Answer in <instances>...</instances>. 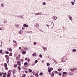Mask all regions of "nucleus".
<instances>
[{
  "label": "nucleus",
  "mask_w": 77,
  "mask_h": 77,
  "mask_svg": "<svg viewBox=\"0 0 77 77\" xmlns=\"http://www.w3.org/2000/svg\"><path fill=\"white\" fill-rule=\"evenodd\" d=\"M9 56H12V53L11 52L9 54Z\"/></svg>",
  "instance_id": "412c9836"
},
{
  "label": "nucleus",
  "mask_w": 77,
  "mask_h": 77,
  "mask_svg": "<svg viewBox=\"0 0 77 77\" xmlns=\"http://www.w3.org/2000/svg\"><path fill=\"white\" fill-rule=\"evenodd\" d=\"M21 57V55H19L18 56V58H20Z\"/></svg>",
  "instance_id": "3c124183"
},
{
  "label": "nucleus",
  "mask_w": 77,
  "mask_h": 77,
  "mask_svg": "<svg viewBox=\"0 0 77 77\" xmlns=\"http://www.w3.org/2000/svg\"><path fill=\"white\" fill-rule=\"evenodd\" d=\"M24 49L25 50H27L28 49V48H25Z\"/></svg>",
  "instance_id": "e433bc0d"
},
{
  "label": "nucleus",
  "mask_w": 77,
  "mask_h": 77,
  "mask_svg": "<svg viewBox=\"0 0 77 77\" xmlns=\"http://www.w3.org/2000/svg\"><path fill=\"white\" fill-rule=\"evenodd\" d=\"M42 48H43V49L45 50H46V49H47V48H46V47H43Z\"/></svg>",
  "instance_id": "c85d7f7f"
},
{
  "label": "nucleus",
  "mask_w": 77,
  "mask_h": 77,
  "mask_svg": "<svg viewBox=\"0 0 77 77\" xmlns=\"http://www.w3.org/2000/svg\"><path fill=\"white\" fill-rule=\"evenodd\" d=\"M48 72H51V69H49V70H48Z\"/></svg>",
  "instance_id": "f704fd0d"
},
{
  "label": "nucleus",
  "mask_w": 77,
  "mask_h": 77,
  "mask_svg": "<svg viewBox=\"0 0 77 77\" xmlns=\"http://www.w3.org/2000/svg\"><path fill=\"white\" fill-rule=\"evenodd\" d=\"M62 76L63 77H65V75L63 74L62 75Z\"/></svg>",
  "instance_id": "49530a36"
},
{
  "label": "nucleus",
  "mask_w": 77,
  "mask_h": 77,
  "mask_svg": "<svg viewBox=\"0 0 77 77\" xmlns=\"http://www.w3.org/2000/svg\"><path fill=\"white\" fill-rule=\"evenodd\" d=\"M36 42H35L34 43V45H36Z\"/></svg>",
  "instance_id": "6e6d98bb"
},
{
  "label": "nucleus",
  "mask_w": 77,
  "mask_h": 77,
  "mask_svg": "<svg viewBox=\"0 0 77 77\" xmlns=\"http://www.w3.org/2000/svg\"><path fill=\"white\" fill-rule=\"evenodd\" d=\"M42 14V13H41V12L37 13L34 14L36 15H41Z\"/></svg>",
  "instance_id": "39448f33"
},
{
  "label": "nucleus",
  "mask_w": 77,
  "mask_h": 77,
  "mask_svg": "<svg viewBox=\"0 0 77 77\" xmlns=\"http://www.w3.org/2000/svg\"><path fill=\"white\" fill-rule=\"evenodd\" d=\"M4 65L5 66V69H8V66H7V64L6 63H5Z\"/></svg>",
  "instance_id": "423d86ee"
},
{
  "label": "nucleus",
  "mask_w": 77,
  "mask_h": 77,
  "mask_svg": "<svg viewBox=\"0 0 77 77\" xmlns=\"http://www.w3.org/2000/svg\"><path fill=\"white\" fill-rule=\"evenodd\" d=\"M7 63H9V61L7 60Z\"/></svg>",
  "instance_id": "69168bd1"
},
{
  "label": "nucleus",
  "mask_w": 77,
  "mask_h": 77,
  "mask_svg": "<svg viewBox=\"0 0 77 77\" xmlns=\"http://www.w3.org/2000/svg\"><path fill=\"white\" fill-rule=\"evenodd\" d=\"M3 77H6V75H3Z\"/></svg>",
  "instance_id": "338daca9"
},
{
  "label": "nucleus",
  "mask_w": 77,
  "mask_h": 77,
  "mask_svg": "<svg viewBox=\"0 0 77 77\" xmlns=\"http://www.w3.org/2000/svg\"><path fill=\"white\" fill-rule=\"evenodd\" d=\"M73 74L72 73H71V72H70L69 73V75H72Z\"/></svg>",
  "instance_id": "de8ad7c7"
},
{
  "label": "nucleus",
  "mask_w": 77,
  "mask_h": 77,
  "mask_svg": "<svg viewBox=\"0 0 77 77\" xmlns=\"http://www.w3.org/2000/svg\"><path fill=\"white\" fill-rule=\"evenodd\" d=\"M13 42H14V43H16L17 42V41L14 40H13Z\"/></svg>",
  "instance_id": "c9c22d12"
},
{
  "label": "nucleus",
  "mask_w": 77,
  "mask_h": 77,
  "mask_svg": "<svg viewBox=\"0 0 77 77\" xmlns=\"http://www.w3.org/2000/svg\"><path fill=\"white\" fill-rule=\"evenodd\" d=\"M2 52H3V50H0V53H2Z\"/></svg>",
  "instance_id": "79ce46f5"
},
{
  "label": "nucleus",
  "mask_w": 77,
  "mask_h": 77,
  "mask_svg": "<svg viewBox=\"0 0 77 77\" xmlns=\"http://www.w3.org/2000/svg\"><path fill=\"white\" fill-rule=\"evenodd\" d=\"M22 29L23 30H25V28H24V27H22Z\"/></svg>",
  "instance_id": "09e8293b"
},
{
  "label": "nucleus",
  "mask_w": 77,
  "mask_h": 77,
  "mask_svg": "<svg viewBox=\"0 0 77 77\" xmlns=\"http://www.w3.org/2000/svg\"><path fill=\"white\" fill-rule=\"evenodd\" d=\"M10 76H11V74L10 73H9L7 75V77H10Z\"/></svg>",
  "instance_id": "f3484780"
},
{
  "label": "nucleus",
  "mask_w": 77,
  "mask_h": 77,
  "mask_svg": "<svg viewBox=\"0 0 77 77\" xmlns=\"http://www.w3.org/2000/svg\"><path fill=\"white\" fill-rule=\"evenodd\" d=\"M4 5H5V4L4 3H2L1 4V5L2 7H4Z\"/></svg>",
  "instance_id": "aec40b11"
},
{
  "label": "nucleus",
  "mask_w": 77,
  "mask_h": 77,
  "mask_svg": "<svg viewBox=\"0 0 77 77\" xmlns=\"http://www.w3.org/2000/svg\"><path fill=\"white\" fill-rule=\"evenodd\" d=\"M55 73H56V74H58V73H59V72H58L57 71H55Z\"/></svg>",
  "instance_id": "c03bdc74"
},
{
  "label": "nucleus",
  "mask_w": 77,
  "mask_h": 77,
  "mask_svg": "<svg viewBox=\"0 0 77 77\" xmlns=\"http://www.w3.org/2000/svg\"><path fill=\"white\" fill-rule=\"evenodd\" d=\"M25 72L27 74V73H28V71H27V70H26L25 71Z\"/></svg>",
  "instance_id": "5fc2aeb1"
},
{
  "label": "nucleus",
  "mask_w": 77,
  "mask_h": 77,
  "mask_svg": "<svg viewBox=\"0 0 77 77\" xmlns=\"http://www.w3.org/2000/svg\"><path fill=\"white\" fill-rule=\"evenodd\" d=\"M15 26L16 27H18L19 25L18 24H15Z\"/></svg>",
  "instance_id": "393cba45"
},
{
  "label": "nucleus",
  "mask_w": 77,
  "mask_h": 77,
  "mask_svg": "<svg viewBox=\"0 0 77 77\" xmlns=\"http://www.w3.org/2000/svg\"><path fill=\"white\" fill-rule=\"evenodd\" d=\"M28 33H32V31H29L28 32Z\"/></svg>",
  "instance_id": "603ef678"
},
{
  "label": "nucleus",
  "mask_w": 77,
  "mask_h": 77,
  "mask_svg": "<svg viewBox=\"0 0 77 77\" xmlns=\"http://www.w3.org/2000/svg\"><path fill=\"white\" fill-rule=\"evenodd\" d=\"M53 61H54V62H56V63H57V62L56 61V60H55V59H53Z\"/></svg>",
  "instance_id": "2f4dec72"
},
{
  "label": "nucleus",
  "mask_w": 77,
  "mask_h": 77,
  "mask_svg": "<svg viewBox=\"0 0 77 77\" xmlns=\"http://www.w3.org/2000/svg\"><path fill=\"white\" fill-rule=\"evenodd\" d=\"M71 3L72 5H74V4H75V3L73 1H71Z\"/></svg>",
  "instance_id": "4468645a"
},
{
  "label": "nucleus",
  "mask_w": 77,
  "mask_h": 77,
  "mask_svg": "<svg viewBox=\"0 0 77 77\" xmlns=\"http://www.w3.org/2000/svg\"><path fill=\"white\" fill-rule=\"evenodd\" d=\"M39 57L40 58H42V55L41 54H40Z\"/></svg>",
  "instance_id": "cd10ccee"
},
{
  "label": "nucleus",
  "mask_w": 77,
  "mask_h": 77,
  "mask_svg": "<svg viewBox=\"0 0 77 77\" xmlns=\"http://www.w3.org/2000/svg\"><path fill=\"white\" fill-rule=\"evenodd\" d=\"M68 17L69 20H70V21H72V17H71V15L69 14L68 15Z\"/></svg>",
  "instance_id": "f03ea898"
},
{
  "label": "nucleus",
  "mask_w": 77,
  "mask_h": 77,
  "mask_svg": "<svg viewBox=\"0 0 77 77\" xmlns=\"http://www.w3.org/2000/svg\"><path fill=\"white\" fill-rule=\"evenodd\" d=\"M57 18V17L55 16H54L53 17V19L54 20H56Z\"/></svg>",
  "instance_id": "9d476101"
},
{
  "label": "nucleus",
  "mask_w": 77,
  "mask_h": 77,
  "mask_svg": "<svg viewBox=\"0 0 77 77\" xmlns=\"http://www.w3.org/2000/svg\"><path fill=\"white\" fill-rule=\"evenodd\" d=\"M24 65H27V63L25 62L24 63Z\"/></svg>",
  "instance_id": "a19ab883"
},
{
  "label": "nucleus",
  "mask_w": 77,
  "mask_h": 77,
  "mask_svg": "<svg viewBox=\"0 0 77 77\" xmlns=\"http://www.w3.org/2000/svg\"><path fill=\"white\" fill-rule=\"evenodd\" d=\"M5 57L7 59V60H8L9 61V57L8 55H6L5 56Z\"/></svg>",
  "instance_id": "20e7f679"
},
{
  "label": "nucleus",
  "mask_w": 77,
  "mask_h": 77,
  "mask_svg": "<svg viewBox=\"0 0 77 77\" xmlns=\"http://www.w3.org/2000/svg\"><path fill=\"white\" fill-rule=\"evenodd\" d=\"M4 75H6V72H5V73H4Z\"/></svg>",
  "instance_id": "e2e57ef3"
},
{
  "label": "nucleus",
  "mask_w": 77,
  "mask_h": 77,
  "mask_svg": "<svg viewBox=\"0 0 77 77\" xmlns=\"http://www.w3.org/2000/svg\"><path fill=\"white\" fill-rule=\"evenodd\" d=\"M46 26H48V27H49V26H48V25H47V24H46Z\"/></svg>",
  "instance_id": "774afa93"
},
{
  "label": "nucleus",
  "mask_w": 77,
  "mask_h": 77,
  "mask_svg": "<svg viewBox=\"0 0 77 77\" xmlns=\"http://www.w3.org/2000/svg\"><path fill=\"white\" fill-rule=\"evenodd\" d=\"M36 55H37V54H36V53H33L32 54L33 56H36Z\"/></svg>",
  "instance_id": "f8f14e48"
},
{
  "label": "nucleus",
  "mask_w": 77,
  "mask_h": 77,
  "mask_svg": "<svg viewBox=\"0 0 77 77\" xmlns=\"http://www.w3.org/2000/svg\"><path fill=\"white\" fill-rule=\"evenodd\" d=\"M42 5H46V2H44L43 3Z\"/></svg>",
  "instance_id": "473e14b6"
},
{
  "label": "nucleus",
  "mask_w": 77,
  "mask_h": 77,
  "mask_svg": "<svg viewBox=\"0 0 77 77\" xmlns=\"http://www.w3.org/2000/svg\"><path fill=\"white\" fill-rule=\"evenodd\" d=\"M35 27H39V24L38 23H36L35 24Z\"/></svg>",
  "instance_id": "2eb2a0df"
},
{
  "label": "nucleus",
  "mask_w": 77,
  "mask_h": 77,
  "mask_svg": "<svg viewBox=\"0 0 77 77\" xmlns=\"http://www.w3.org/2000/svg\"><path fill=\"white\" fill-rule=\"evenodd\" d=\"M5 53H6V54H9V52L8 51L6 52Z\"/></svg>",
  "instance_id": "4d7b16f0"
},
{
  "label": "nucleus",
  "mask_w": 77,
  "mask_h": 77,
  "mask_svg": "<svg viewBox=\"0 0 77 77\" xmlns=\"http://www.w3.org/2000/svg\"><path fill=\"white\" fill-rule=\"evenodd\" d=\"M68 57L66 56L61 58V62H65L68 60Z\"/></svg>",
  "instance_id": "f257e3e1"
},
{
  "label": "nucleus",
  "mask_w": 77,
  "mask_h": 77,
  "mask_svg": "<svg viewBox=\"0 0 77 77\" xmlns=\"http://www.w3.org/2000/svg\"><path fill=\"white\" fill-rule=\"evenodd\" d=\"M25 60H26V61H27V58H25Z\"/></svg>",
  "instance_id": "13d9d810"
},
{
  "label": "nucleus",
  "mask_w": 77,
  "mask_h": 77,
  "mask_svg": "<svg viewBox=\"0 0 77 77\" xmlns=\"http://www.w3.org/2000/svg\"><path fill=\"white\" fill-rule=\"evenodd\" d=\"M9 50L10 51H12V48H10L9 49Z\"/></svg>",
  "instance_id": "4c0bfd02"
},
{
  "label": "nucleus",
  "mask_w": 77,
  "mask_h": 77,
  "mask_svg": "<svg viewBox=\"0 0 77 77\" xmlns=\"http://www.w3.org/2000/svg\"><path fill=\"white\" fill-rule=\"evenodd\" d=\"M27 61H28V62H30V60H28Z\"/></svg>",
  "instance_id": "680f3d73"
},
{
  "label": "nucleus",
  "mask_w": 77,
  "mask_h": 77,
  "mask_svg": "<svg viewBox=\"0 0 77 77\" xmlns=\"http://www.w3.org/2000/svg\"><path fill=\"white\" fill-rule=\"evenodd\" d=\"M17 66V64H16L14 65V68H16Z\"/></svg>",
  "instance_id": "c756f323"
},
{
  "label": "nucleus",
  "mask_w": 77,
  "mask_h": 77,
  "mask_svg": "<svg viewBox=\"0 0 77 77\" xmlns=\"http://www.w3.org/2000/svg\"><path fill=\"white\" fill-rule=\"evenodd\" d=\"M0 77H2V74L1 72L0 73Z\"/></svg>",
  "instance_id": "a18cd8bd"
},
{
  "label": "nucleus",
  "mask_w": 77,
  "mask_h": 77,
  "mask_svg": "<svg viewBox=\"0 0 77 77\" xmlns=\"http://www.w3.org/2000/svg\"><path fill=\"white\" fill-rule=\"evenodd\" d=\"M17 17H18V18H21V19H23V18H24V16L23 15H22V16H17Z\"/></svg>",
  "instance_id": "7ed1b4c3"
},
{
  "label": "nucleus",
  "mask_w": 77,
  "mask_h": 77,
  "mask_svg": "<svg viewBox=\"0 0 77 77\" xmlns=\"http://www.w3.org/2000/svg\"><path fill=\"white\" fill-rule=\"evenodd\" d=\"M35 64H36V63H38V60H35Z\"/></svg>",
  "instance_id": "7c9ffc66"
},
{
  "label": "nucleus",
  "mask_w": 77,
  "mask_h": 77,
  "mask_svg": "<svg viewBox=\"0 0 77 77\" xmlns=\"http://www.w3.org/2000/svg\"><path fill=\"white\" fill-rule=\"evenodd\" d=\"M23 26L24 27H25L27 28L28 27H29V26L28 25H27L26 24H24L23 25Z\"/></svg>",
  "instance_id": "1a4fd4ad"
},
{
  "label": "nucleus",
  "mask_w": 77,
  "mask_h": 77,
  "mask_svg": "<svg viewBox=\"0 0 77 77\" xmlns=\"http://www.w3.org/2000/svg\"><path fill=\"white\" fill-rule=\"evenodd\" d=\"M26 77V74H24L23 76H22V77Z\"/></svg>",
  "instance_id": "37998d69"
},
{
  "label": "nucleus",
  "mask_w": 77,
  "mask_h": 77,
  "mask_svg": "<svg viewBox=\"0 0 77 77\" xmlns=\"http://www.w3.org/2000/svg\"><path fill=\"white\" fill-rule=\"evenodd\" d=\"M21 47H20L19 48V49H21Z\"/></svg>",
  "instance_id": "052dcab7"
},
{
  "label": "nucleus",
  "mask_w": 77,
  "mask_h": 77,
  "mask_svg": "<svg viewBox=\"0 0 77 77\" xmlns=\"http://www.w3.org/2000/svg\"><path fill=\"white\" fill-rule=\"evenodd\" d=\"M75 68H74V69H71V71H74L75 70Z\"/></svg>",
  "instance_id": "6ab92c4d"
},
{
  "label": "nucleus",
  "mask_w": 77,
  "mask_h": 77,
  "mask_svg": "<svg viewBox=\"0 0 77 77\" xmlns=\"http://www.w3.org/2000/svg\"><path fill=\"white\" fill-rule=\"evenodd\" d=\"M3 23H4V24H6V23H8V21L6 20H5L3 21Z\"/></svg>",
  "instance_id": "ddd939ff"
},
{
  "label": "nucleus",
  "mask_w": 77,
  "mask_h": 77,
  "mask_svg": "<svg viewBox=\"0 0 77 77\" xmlns=\"http://www.w3.org/2000/svg\"><path fill=\"white\" fill-rule=\"evenodd\" d=\"M23 31L22 30H21L19 32V34L21 35L22 34H23Z\"/></svg>",
  "instance_id": "6e6552de"
},
{
  "label": "nucleus",
  "mask_w": 77,
  "mask_h": 77,
  "mask_svg": "<svg viewBox=\"0 0 77 77\" xmlns=\"http://www.w3.org/2000/svg\"><path fill=\"white\" fill-rule=\"evenodd\" d=\"M51 76H52V77H53V76H54V74L52 73L51 75Z\"/></svg>",
  "instance_id": "bb28decb"
},
{
  "label": "nucleus",
  "mask_w": 77,
  "mask_h": 77,
  "mask_svg": "<svg viewBox=\"0 0 77 77\" xmlns=\"http://www.w3.org/2000/svg\"><path fill=\"white\" fill-rule=\"evenodd\" d=\"M35 75V77H39V75H38V74H36Z\"/></svg>",
  "instance_id": "4be33fe9"
},
{
  "label": "nucleus",
  "mask_w": 77,
  "mask_h": 77,
  "mask_svg": "<svg viewBox=\"0 0 77 77\" xmlns=\"http://www.w3.org/2000/svg\"><path fill=\"white\" fill-rule=\"evenodd\" d=\"M58 71H62V69L59 68L58 69Z\"/></svg>",
  "instance_id": "5701e85b"
},
{
  "label": "nucleus",
  "mask_w": 77,
  "mask_h": 77,
  "mask_svg": "<svg viewBox=\"0 0 77 77\" xmlns=\"http://www.w3.org/2000/svg\"><path fill=\"white\" fill-rule=\"evenodd\" d=\"M50 69V67H48V70H49V69Z\"/></svg>",
  "instance_id": "bf43d9fd"
},
{
  "label": "nucleus",
  "mask_w": 77,
  "mask_h": 77,
  "mask_svg": "<svg viewBox=\"0 0 77 77\" xmlns=\"http://www.w3.org/2000/svg\"><path fill=\"white\" fill-rule=\"evenodd\" d=\"M15 71L14 70L13 71V74H14V73H15Z\"/></svg>",
  "instance_id": "864d4df0"
},
{
  "label": "nucleus",
  "mask_w": 77,
  "mask_h": 77,
  "mask_svg": "<svg viewBox=\"0 0 77 77\" xmlns=\"http://www.w3.org/2000/svg\"><path fill=\"white\" fill-rule=\"evenodd\" d=\"M43 75V73L42 72H41L40 73V75Z\"/></svg>",
  "instance_id": "58836bf2"
},
{
  "label": "nucleus",
  "mask_w": 77,
  "mask_h": 77,
  "mask_svg": "<svg viewBox=\"0 0 77 77\" xmlns=\"http://www.w3.org/2000/svg\"><path fill=\"white\" fill-rule=\"evenodd\" d=\"M29 71L30 72H32V70L30 69H29Z\"/></svg>",
  "instance_id": "ea45409f"
},
{
  "label": "nucleus",
  "mask_w": 77,
  "mask_h": 77,
  "mask_svg": "<svg viewBox=\"0 0 77 77\" xmlns=\"http://www.w3.org/2000/svg\"><path fill=\"white\" fill-rule=\"evenodd\" d=\"M72 51L74 53H75L77 51V50L75 49H73Z\"/></svg>",
  "instance_id": "9b49d317"
},
{
  "label": "nucleus",
  "mask_w": 77,
  "mask_h": 77,
  "mask_svg": "<svg viewBox=\"0 0 77 77\" xmlns=\"http://www.w3.org/2000/svg\"><path fill=\"white\" fill-rule=\"evenodd\" d=\"M47 66H50V64L49 63H47Z\"/></svg>",
  "instance_id": "b1692460"
},
{
  "label": "nucleus",
  "mask_w": 77,
  "mask_h": 77,
  "mask_svg": "<svg viewBox=\"0 0 77 77\" xmlns=\"http://www.w3.org/2000/svg\"><path fill=\"white\" fill-rule=\"evenodd\" d=\"M50 69H51V71L52 70H53V68H52V67H51L50 68Z\"/></svg>",
  "instance_id": "8fccbe9b"
},
{
  "label": "nucleus",
  "mask_w": 77,
  "mask_h": 77,
  "mask_svg": "<svg viewBox=\"0 0 77 77\" xmlns=\"http://www.w3.org/2000/svg\"><path fill=\"white\" fill-rule=\"evenodd\" d=\"M17 65H18L19 66H21V63H20L19 61H17Z\"/></svg>",
  "instance_id": "0eeeda50"
},
{
  "label": "nucleus",
  "mask_w": 77,
  "mask_h": 77,
  "mask_svg": "<svg viewBox=\"0 0 77 77\" xmlns=\"http://www.w3.org/2000/svg\"><path fill=\"white\" fill-rule=\"evenodd\" d=\"M18 70H19L20 71H21V67H20V66H18Z\"/></svg>",
  "instance_id": "dca6fc26"
},
{
  "label": "nucleus",
  "mask_w": 77,
  "mask_h": 77,
  "mask_svg": "<svg viewBox=\"0 0 77 77\" xmlns=\"http://www.w3.org/2000/svg\"><path fill=\"white\" fill-rule=\"evenodd\" d=\"M55 63H56V64H58V63H57H57L55 62Z\"/></svg>",
  "instance_id": "0e129e2a"
},
{
  "label": "nucleus",
  "mask_w": 77,
  "mask_h": 77,
  "mask_svg": "<svg viewBox=\"0 0 77 77\" xmlns=\"http://www.w3.org/2000/svg\"><path fill=\"white\" fill-rule=\"evenodd\" d=\"M26 52H24V51H23L22 52V54H23L24 55V54H26Z\"/></svg>",
  "instance_id": "a211bd4d"
},
{
  "label": "nucleus",
  "mask_w": 77,
  "mask_h": 77,
  "mask_svg": "<svg viewBox=\"0 0 77 77\" xmlns=\"http://www.w3.org/2000/svg\"><path fill=\"white\" fill-rule=\"evenodd\" d=\"M63 74H66L67 73L66 72H63Z\"/></svg>",
  "instance_id": "a878e982"
},
{
  "label": "nucleus",
  "mask_w": 77,
  "mask_h": 77,
  "mask_svg": "<svg viewBox=\"0 0 77 77\" xmlns=\"http://www.w3.org/2000/svg\"><path fill=\"white\" fill-rule=\"evenodd\" d=\"M58 74L60 77H61V76H62V74H61V73H59Z\"/></svg>",
  "instance_id": "72a5a7b5"
}]
</instances>
